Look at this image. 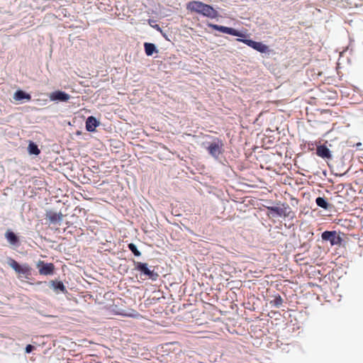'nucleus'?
Masks as SVG:
<instances>
[{"mask_svg":"<svg viewBox=\"0 0 363 363\" xmlns=\"http://www.w3.org/2000/svg\"><path fill=\"white\" fill-rule=\"evenodd\" d=\"M70 99V96L61 91H57L50 94V99L52 101H67Z\"/></svg>","mask_w":363,"mask_h":363,"instance_id":"9d476101","label":"nucleus"},{"mask_svg":"<svg viewBox=\"0 0 363 363\" xmlns=\"http://www.w3.org/2000/svg\"><path fill=\"white\" fill-rule=\"evenodd\" d=\"M129 250L134 254V255L139 257L140 256V252L137 249V247L133 243L128 244Z\"/></svg>","mask_w":363,"mask_h":363,"instance_id":"4be33fe9","label":"nucleus"},{"mask_svg":"<svg viewBox=\"0 0 363 363\" xmlns=\"http://www.w3.org/2000/svg\"><path fill=\"white\" fill-rule=\"evenodd\" d=\"M316 154L323 159L332 158L330 150L325 145H320L317 147Z\"/></svg>","mask_w":363,"mask_h":363,"instance_id":"f8f14e48","label":"nucleus"},{"mask_svg":"<svg viewBox=\"0 0 363 363\" xmlns=\"http://www.w3.org/2000/svg\"><path fill=\"white\" fill-rule=\"evenodd\" d=\"M34 349V347L31 345H28L26 347V352L27 353H30L33 351V350Z\"/></svg>","mask_w":363,"mask_h":363,"instance_id":"b1692460","label":"nucleus"},{"mask_svg":"<svg viewBox=\"0 0 363 363\" xmlns=\"http://www.w3.org/2000/svg\"><path fill=\"white\" fill-rule=\"evenodd\" d=\"M347 172H348V171H347V172H344V173H342V174H340V176H344V175H345V174H347Z\"/></svg>","mask_w":363,"mask_h":363,"instance_id":"393cba45","label":"nucleus"},{"mask_svg":"<svg viewBox=\"0 0 363 363\" xmlns=\"http://www.w3.org/2000/svg\"><path fill=\"white\" fill-rule=\"evenodd\" d=\"M187 9L204 15V4L199 1H191L187 4Z\"/></svg>","mask_w":363,"mask_h":363,"instance_id":"1a4fd4ad","label":"nucleus"},{"mask_svg":"<svg viewBox=\"0 0 363 363\" xmlns=\"http://www.w3.org/2000/svg\"><path fill=\"white\" fill-rule=\"evenodd\" d=\"M46 218L51 223L56 224L62 221L63 215L62 213H56L53 211H48L46 213Z\"/></svg>","mask_w":363,"mask_h":363,"instance_id":"9b49d317","label":"nucleus"},{"mask_svg":"<svg viewBox=\"0 0 363 363\" xmlns=\"http://www.w3.org/2000/svg\"><path fill=\"white\" fill-rule=\"evenodd\" d=\"M135 269L143 273L152 281H156L159 277V274L157 272H155L154 270H150L147 267V263H143L140 262H135Z\"/></svg>","mask_w":363,"mask_h":363,"instance_id":"20e7f679","label":"nucleus"},{"mask_svg":"<svg viewBox=\"0 0 363 363\" xmlns=\"http://www.w3.org/2000/svg\"><path fill=\"white\" fill-rule=\"evenodd\" d=\"M8 263L9 266L18 274L27 276L30 273V267L27 264L21 266L13 259H10Z\"/></svg>","mask_w":363,"mask_h":363,"instance_id":"0eeeda50","label":"nucleus"},{"mask_svg":"<svg viewBox=\"0 0 363 363\" xmlns=\"http://www.w3.org/2000/svg\"><path fill=\"white\" fill-rule=\"evenodd\" d=\"M5 237L11 245H15L18 242V237L12 231L8 230L5 234Z\"/></svg>","mask_w":363,"mask_h":363,"instance_id":"a211bd4d","label":"nucleus"},{"mask_svg":"<svg viewBox=\"0 0 363 363\" xmlns=\"http://www.w3.org/2000/svg\"><path fill=\"white\" fill-rule=\"evenodd\" d=\"M37 267L41 275H51L55 270V265L52 263H45L41 260L37 263Z\"/></svg>","mask_w":363,"mask_h":363,"instance_id":"6e6552de","label":"nucleus"},{"mask_svg":"<svg viewBox=\"0 0 363 363\" xmlns=\"http://www.w3.org/2000/svg\"><path fill=\"white\" fill-rule=\"evenodd\" d=\"M214 133V135L206 133V150L210 157L216 162L223 164L225 153V138L219 135L217 131L208 129L206 125V133Z\"/></svg>","mask_w":363,"mask_h":363,"instance_id":"f257e3e1","label":"nucleus"},{"mask_svg":"<svg viewBox=\"0 0 363 363\" xmlns=\"http://www.w3.org/2000/svg\"><path fill=\"white\" fill-rule=\"evenodd\" d=\"M51 285L55 290L58 289L63 293L67 291L66 287L62 281H52Z\"/></svg>","mask_w":363,"mask_h":363,"instance_id":"6ab92c4d","label":"nucleus"},{"mask_svg":"<svg viewBox=\"0 0 363 363\" xmlns=\"http://www.w3.org/2000/svg\"><path fill=\"white\" fill-rule=\"evenodd\" d=\"M205 310H206V311L215 310V308H214V307H213V303H208V302L206 301V308H205Z\"/></svg>","mask_w":363,"mask_h":363,"instance_id":"5701e85b","label":"nucleus"},{"mask_svg":"<svg viewBox=\"0 0 363 363\" xmlns=\"http://www.w3.org/2000/svg\"><path fill=\"white\" fill-rule=\"evenodd\" d=\"M99 123L94 116H89L86 121V129L89 132H94Z\"/></svg>","mask_w":363,"mask_h":363,"instance_id":"ddd939ff","label":"nucleus"},{"mask_svg":"<svg viewBox=\"0 0 363 363\" xmlns=\"http://www.w3.org/2000/svg\"><path fill=\"white\" fill-rule=\"evenodd\" d=\"M144 48L145 54L147 56H151L155 52H157L156 47L153 43H145Z\"/></svg>","mask_w":363,"mask_h":363,"instance_id":"f3484780","label":"nucleus"},{"mask_svg":"<svg viewBox=\"0 0 363 363\" xmlns=\"http://www.w3.org/2000/svg\"><path fill=\"white\" fill-rule=\"evenodd\" d=\"M283 302L284 301L281 296L277 295L275 296L274 300L270 301V304L278 308L282 305Z\"/></svg>","mask_w":363,"mask_h":363,"instance_id":"aec40b11","label":"nucleus"},{"mask_svg":"<svg viewBox=\"0 0 363 363\" xmlns=\"http://www.w3.org/2000/svg\"><path fill=\"white\" fill-rule=\"evenodd\" d=\"M237 40L242 42L249 47L253 48L254 50L261 52V53H266L269 51V47L263 44L261 42H257L254 41L251 39H243V38H238Z\"/></svg>","mask_w":363,"mask_h":363,"instance_id":"423d86ee","label":"nucleus"},{"mask_svg":"<svg viewBox=\"0 0 363 363\" xmlns=\"http://www.w3.org/2000/svg\"><path fill=\"white\" fill-rule=\"evenodd\" d=\"M13 99L18 101L23 100L30 101L31 96L22 90H18L13 94Z\"/></svg>","mask_w":363,"mask_h":363,"instance_id":"2eb2a0df","label":"nucleus"},{"mask_svg":"<svg viewBox=\"0 0 363 363\" xmlns=\"http://www.w3.org/2000/svg\"><path fill=\"white\" fill-rule=\"evenodd\" d=\"M315 203L318 206L328 210L330 206V204L327 201V200L324 197L318 196L315 199Z\"/></svg>","mask_w":363,"mask_h":363,"instance_id":"dca6fc26","label":"nucleus"},{"mask_svg":"<svg viewBox=\"0 0 363 363\" xmlns=\"http://www.w3.org/2000/svg\"><path fill=\"white\" fill-rule=\"evenodd\" d=\"M218 9V7L214 8L212 6L206 4V17L210 18H218L219 16V14L217 9Z\"/></svg>","mask_w":363,"mask_h":363,"instance_id":"4468645a","label":"nucleus"},{"mask_svg":"<svg viewBox=\"0 0 363 363\" xmlns=\"http://www.w3.org/2000/svg\"><path fill=\"white\" fill-rule=\"evenodd\" d=\"M268 210V216L272 217H289L291 210L287 203H281V206H265Z\"/></svg>","mask_w":363,"mask_h":363,"instance_id":"f03ea898","label":"nucleus"},{"mask_svg":"<svg viewBox=\"0 0 363 363\" xmlns=\"http://www.w3.org/2000/svg\"><path fill=\"white\" fill-rule=\"evenodd\" d=\"M303 247H306V244H303Z\"/></svg>","mask_w":363,"mask_h":363,"instance_id":"a878e982","label":"nucleus"},{"mask_svg":"<svg viewBox=\"0 0 363 363\" xmlns=\"http://www.w3.org/2000/svg\"><path fill=\"white\" fill-rule=\"evenodd\" d=\"M206 25L209 28H212L213 29L216 30L223 33H226V34H229V35H231L233 36H238V37H240V38H243L245 36V34H243L242 32H240L235 28H233L226 27V26H219V25L213 24L211 23H208Z\"/></svg>","mask_w":363,"mask_h":363,"instance_id":"7ed1b4c3","label":"nucleus"},{"mask_svg":"<svg viewBox=\"0 0 363 363\" xmlns=\"http://www.w3.org/2000/svg\"><path fill=\"white\" fill-rule=\"evenodd\" d=\"M28 150L30 154H33L38 155L40 154V151L38 146L33 143H30L28 145Z\"/></svg>","mask_w":363,"mask_h":363,"instance_id":"412c9836","label":"nucleus"},{"mask_svg":"<svg viewBox=\"0 0 363 363\" xmlns=\"http://www.w3.org/2000/svg\"><path fill=\"white\" fill-rule=\"evenodd\" d=\"M322 240L324 241L330 242L332 246L340 245L342 241V239L338 235L336 231H328L325 230L321 234Z\"/></svg>","mask_w":363,"mask_h":363,"instance_id":"39448f33","label":"nucleus"}]
</instances>
